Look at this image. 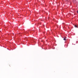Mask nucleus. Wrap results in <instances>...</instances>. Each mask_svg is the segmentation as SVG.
Returning a JSON list of instances; mask_svg holds the SVG:
<instances>
[{"label":"nucleus","mask_w":78,"mask_h":78,"mask_svg":"<svg viewBox=\"0 0 78 78\" xmlns=\"http://www.w3.org/2000/svg\"><path fill=\"white\" fill-rule=\"evenodd\" d=\"M75 27L76 28H77V27H78V26L75 25Z\"/></svg>","instance_id":"nucleus-1"},{"label":"nucleus","mask_w":78,"mask_h":78,"mask_svg":"<svg viewBox=\"0 0 78 78\" xmlns=\"http://www.w3.org/2000/svg\"><path fill=\"white\" fill-rule=\"evenodd\" d=\"M63 40H64V41H66V38H64L63 39Z\"/></svg>","instance_id":"nucleus-2"},{"label":"nucleus","mask_w":78,"mask_h":78,"mask_svg":"<svg viewBox=\"0 0 78 78\" xmlns=\"http://www.w3.org/2000/svg\"><path fill=\"white\" fill-rule=\"evenodd\" d=\"M77 13L78 14V10L77 11Z\"/></svg>","instance_id":"nucleus-3"}]
</instances>
